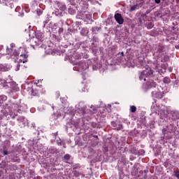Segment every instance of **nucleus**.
<instances>
[{
  "instance_id": "obj_1",
  "label": "nucleus",
  "mask_w": 179,
  "mask_h": 179,
  "mask_svg": "<svg viewBox=\"0 0 179 179\" xmlns=\"http://www.w3.org/2000/svg\"><path fill=\"white\" fill-rule=\"evenodd\" d=\"M36 38L33 39L35 44L31 45L34 49V47H41L43 45V41H44V35L40 31L35 32Z\"/></svg>"
},
{
  "instance_id": "obj_2",
  "label": "nucleus",
  "mask_w": 179,
  "mask_h": 179,
  "mask_svg": "<svg viewBox=\"0 0 179 179\" xmlns=\"http://www.w3.org/2000/svg\"><path fill=\"white\" fill-rule=\"evenodd\" d=\"M153 70L148 66L141 73V75L139 76V79L140 80H144V82H146L148 80L146 78H153Z\"/></svg>"
},
{
  "instance_id": "obj_3",
  "label": "nucleus",
  "mask_w": 179,
  "mask_h": 179,
  "mask_svg": "<svg viewBox=\"0 0 179 179\" xmlns=\"http://www.w3.org/2000/svg\"><path fill=\"white\" fill-rule=\"evenodd\" d=\"M16 48L13 47L12 45H11V48H7V54L8 55H14V57H19L20 52H19L17 50H16V49H15Z\"/></svg>"
},
{
  "instance_id": "obj_4",
  "label": "nucleus",
  "mask_w": 179,
  "mask_h": 179,
  "mask_svg": "<svg viewBox=\"0 0 179 179\" xmlns=\"http://www.w3.org/2000/svg\"><path fill=\"white\" fill-rule=\"evenodd\" d=\"M164 45L162 43H158L155 48V52H154V55H158L159 54H162L163 51H164Z\"/></svg>"
},
{
  "instance_id": "obj_5",
  "label": "nucleus",
  "mask_w": 179,
  "mask_h": 179,
  "mask_svg": "<svg viewBox=\"0 0 179 179\" xmlns=\"http://www.w3.org/2000/svg\"><path fill=\"white\" fill-rule=\"evenodd\" d=\"M176 131V127L173 124H169L166 127V128L162 129V134L163 135H166V132H169L171 134V132H174Z\"/></svg>"
},
{
  "instance_id": "obj_6",
  "label": "nucleus",
  "mask_w": 179,
  "mask_h": 179,
  "mask_svg": "<svg viewBox=\"0 0 179 179\" xmlns=\"http://www.w3.org/2000/svg\"><path fill=\"white\" fill-rule=\"evenodd\" d=\"M114 18L118 24H124V18L122 17V15L117 13L115 14Z\"/></svg>"
},
{
  "instance_id": "obj_7",
  "label": "nucleus",
  "mask_w": 179,
  "mask_h": 179,
  "mask_svg": "<svg viewBox=\"0 0 179 179\" xmlns=\"http://www.w3.org/2000/svg\"><path fill=\"white\" fill-rule=\"evenodd\" d=\"M152 68L153 69L157 70V72L159 73V69L162 68V64H160V61L159 60H155L152 63Z\"/></svg>"
},
{
  "instance_id": "obj_8",
  "label": "nucleus",
  "mask_w": 179,
  "mask_h": 179,
  "mask_svg": "<svg viewBox=\"0 0 179 179\" xmlns=\"http://www.w3.org/2000/svg\"><path fill=\"white\" fill-rule=\"evenodd\" d=\"M152 97H154V99H163V97L164 96V94L160 92H152Z\"/></svg>"
},
{
  "instance_id": "obj_9",
  "label": "nucleus",
  "mask_w": 179,
  "mask_h": 179,
  "mask_svg": "<svg viewBox=\"0 0 179 179\" xmlns=\"http://www.w3.org/2000/svg\"><path fill=\"white\" fill-rule=\"evenodd\" d=\"M147 86L149 89H152V87H156V83L153 80H151V79H149V80H147Z\"/></svg>"
},
{
  "instance_id": "obj_10",
  "label": "nucleus",
  "mask_w": 179,
  "mask_h": 179,
  "mask_svg": "<svg viewBox=\"0 0 179 179\" xmlns=\"http://www.w3.org/2000/svg\"><path fill=\"white\" fill-rule=\"evenodd\" d=\"M171 118L173 121H177V120H179V113L177 111L171 112Z\"/></svg>"
},
{
  "instance_id": "obj_11",
  "label": "nucleus",
  "mask_w": 179,
  "mask_h": 179,
  "mask_svg": "<svg viewBox=\"0 0 179 179\" xmlns=\"http://www.w3.org/2000/svg\"><path fill=\"white\" fill-rule=\"evenodd\" d=\"M86 16V11H82L78 13L76 17L80 19L81 20H85Z\"/></svg>"
},
{
  "instance_id": "obj_12",
  "label": "nucleus",
  "mask_w": 179,
  "mask_h": 179,
  "mask_svg": "<svg viewBox=\"0 0 179 179\" xmlns=\"http://www.w3.org/2000/svg\"><path fill=\"white\" fill-rule=\"evenodd\" d=\"M20 57H21V58H23V60H22V59H20V61L22 62L23 64H24V62H27V57H29L27 55L21 54Z\"/></svg>"
},
{
  "instance_id": "obj_13",
  "label": "nucleus",
  "mask_w": 179,
  "mask_h": 179,
  "mask_svg": "<svg viewBox=\"0 0 179 179\" xmlns=\"http://www.w3.org/2000/svg\"><path fill=\"white\" fill-rule=\"evenodd\" d=\"M6 100H8V96H6V95L0 96V104H3V101H6Z\"/></svg>"
},
{
  "instance_id": "obj_14",
  "label": "nucleus",
  "mask_w": 179,
  "mask_h": 179,
  "mask_svg": "<svg viewBox=\"0 0 179 179\" xmlns=\"http://www.w3.org/2000/svg\"><path fill=\"white\" fill-rule=\"evenodd\" d=\"M17 121H18V122L20 123V122L24 123L26 122V121H27V120L24 116H19L17 119Z\"/></svg>"
},
{
  "instance_id": "obj_15",
  "label": "nucleus",
  "mask_w": 179,
  "mask_h": 179,
  "mask_svg": "<svg viewBox=\"0 0 179 179\" xmlns=\"http://www.w3.org/2000/svg\"><path fill=\"white\" fill-rule=\"evenodd\" d=\"M81 36H86L87 33H89V31L86 28H83L80 31Z\"/></svg>"
},
{
  "instance_id": "obj_16",
  "label": "nucleus",
  "mask_w": 179,
  "mask_h": 179,
  "mask_svg": "<svg viewBox=\"0 0 179 179\" xmlns=\"http://www.w3.org/2000/svg\"><path fill=\"white\" fill-rule=\"evenodd\" d=\"M8 71V67L3 64H0V72H6Z\"/></svg>"
},
{
  "instance_id": "obj_17",
  "label": "nucleus",
  "mask_w": 179,
  "mask_h": 179,
  "mask_svg": "<svg viewBox=\"0 0 179 179\" xmlns=\"http://www.w3.org/2000/svg\"><path fill=\"white\" fill-rule=\"evenodd\" d=\"M137 9H139V4H136L134 6H131L130 12H134V10H136Z\"/></svg>"
},
{
  "instance_id": "obj_18",
  "label": "nucleus",
  "mask_w": 179,
  "mask_h": 179,
  "mask_svg": "<svg viewBox=\"0 0 179 179\" xmlns=\"http://www.w3.org/2000/svg\"><path fill=\"white\" fill-rule=\"evenodd\" d=\"M31 95L38 97V96H40V92H38L37 90H32Z\"/></svg>"
},
{
  "instance_id": "obj_19",
  "label": "nucleus",
  "mask_w": 179,
  "mask_h": 179,
  "mask_svg": "<svg viewBox=\"0 0 179 179\" xmlns=\"http://www.w3.org/2000/svg\"><path fill=\"white\" fill-rule=\"evenodd\" d=\"M85 19H87V20H92V13L85 11Z\"/></svg>"
},
{
  "instance_id": "obj_20",
  "label": "nucleus",
  "mask_w": 179,
  "mask_h": 179,
  "mask_svg": "<svg viewBox=\"0 0 179 179\" xmlns=\"http://www.w3.org/2000/svg\"><path fill=\"white\" fill-rule=\"evenodd\" d=\"M59 9H60V10H62V12L66 10V6L65 4H59Z\"/></svg>"
},
{
  "instance_id": "obj_21",
  "label": "nucleus",
  "mask_w": 179,
  "mask_h": 179,
  "mask_svg": "<svg viewBox=\"0 0 179 179\" xmlns=\"http://www.w3.org/2000/svg\"><path fill=\"white\" fill-rule=\"evenodd\" d=\"M163 82H164V83H167V84H169V83H170V82H171V80L170 79V78L165 77V78H164V79H163Z\"/></svg>"
},
{
  "instance_id": "obj_22",
  "label": "nucleus",
  "mask_w": 179,
  "mask_h": 179,
  "mask_svg": "<svg viewBox=\"0 0 179 179\" xmlns=\"http://www.w3.org/2000/svg\"><path fill=\"white\" fill-rule=\"evenodd\" d=\"M130 111H131V113H136V106H130Z\"/></svg>"
},
{
  "instance_id": "obj_23",
  "label": "nucleus",
  "mask_w": 179,
  "mask_h": 179,
  "mask_svg": "<svg viewBox=\"0 0 179 179\" xmlns=\"http://www.w3.org/2000/svg\"><path fill=\"white\" fill-rule=\"evenodd\" d=\"M148 173H149L148 170H144V176L142 179H147L148 178Z\"/></svg>"
},
{
  "instance_id": "obj_24",
  "label": "nucleus",
  "mask_w": 179,
  "mask_h": 179,
  "mask_svg": "<svg viewBox=\"0 0 179 179\" xmlns=\"http://www.w3.org/2000/svg\"><path fill=\"white\" fill-rule=\"evenodd\" d=\"M11 9H12V6H10V8L7 9V11H6L7 16H12V14L10 13Z\"/></svg>"
},
{
  "instance_id": "obj_25",
  "label": "nucleus",
  "mask_w": 179,
  "mask_h": 179,
  "mask_svg": "<svg viewBox=\"0 0 179 179\" xmlns=\"http://www.w3.org/2000/svg\"><path fill=\"white\" fill-rule=\"evenodd\" d=\"M71 159V155L69 154H66L64 157V160H69Z\"/></svg>"
},
{
  "instance_id": "obj_26",
  "label": "nucleus",
  "mask_w": 179,
  "mask_h": 179,
  "mask_svg": "<svg viewBox=\"0 0 179 179\" xmlns=\"http://www.w3.org/2000/svg\"><path fill=\"white\" fill-rule=\"evenodd\" d=\"M49 151L50 152V153H56L57 152V148H50Z\"/></svg>"
},
{
  "instance_id": "obj_27",
  "label": "nucleus",
  "mask_w": 179,
  "mask_h": 179,
  "mask_svg": "<svg viewBox=\"0 0 179 179\" xmlns=\"http://www.w3.org/2000/svg\"><path fill=\"white\" fill-rule=\"evenodd\" d=\"M174 176L176 177V178L179 179V170L175 171Z\"/></svg>"
},
{
  "instance_id": "obj_28",
  "label": "nucleus",
  "mask_w": 179,
  "mask_h": 179,
  "mask_svg": "<svg viewBox=\"0 0 179 179\" xmlns=\"http://www.w3.org/2000/svg\"><path fill=\"white\" fill-rule=\"evenodd\" d=\"M153 27V24L152 22H149L148 24L147 25V29H152Z\"/></svg>"
},
{
  "instance_id": "obj_29",
  "label": "nucleus",
  "mask_w": 179,
  "mask_h": 179,
  "mask_svg": "<svg viewBox=\"0 0 179 179\" xmlns=\"http://www.w3.org/2000/svg\"><path fill=\"white\" fill-rule=\"evenodd\" d=\"M74 176L75 177H79L80 176V173L78 171H75Z\"/></svg>"
},
{
  "instance_id": "obj_30",
  "label": "nucleus",
  "mask_w": 179,
  "mask_h": 179,
  "mask_svg": "<svg viewBox=\"0 0 179 179\" xmlns=\"http://www.w3.org/2000/svg\"><path fill=\"white\" fill-rule=\"evenodd\" d=\"M69 13H70L71 15H75V11L74 10L69 8Z\"/></svg>"
},
{
  "instance_id": "obj_31",
  "label": "nucleus",
  "mask_w": 179,
  "mask_h": 179,
  "mask_svg": "<svg viewBox=\"0 0 179 179\" xmlns=\"http://www.w3.org/2000/svg\"><path fill=\"white\" fill-rule=\"evenodd\" d=\"M2 153H3V156H6V155H9V152L6 150H3Z\"/></svg>"
},
{
  "instance_id": "obj_32",
  "label": "nucleus",
  "mask_w": 179,
  "mask_h": 179,
  "mask_svg": "<svg viewBox=\"0 0 179 179\" xmlns=\"http://www.w3.org/2000/svg\"><path fill=\"white\" fill-rule=\"evenodd\" d=\"M37 14L38 15V16H40L41 15H43V11H41V10L40 9H38Z\"/></svg>"
},
{
  "instance_id": "obj_33",
  "label": "nucleus",
  "mask_w": 179,
  "mask_h": 179,
  "mask_svg": "<svg viewBox=\"0 0 179 179\" xmlns=\"http://www.w3.org/2000/svg\"><path fill=\"white\" fill-rule=\"evenodd\" d=\"M44 24H43V27H45V25L47 24V23H48V20H46L43 22Z\"/></svg>"
},
{
  "instance_id": "obj_34",
  "label": "nucleus",
  "mask_w": 179,
  "mask_h": 179,
  "mask_svg": "<svg viewBox=\"0 0 179 179\" xmlns=\"http://www.w3.org/2000/svg\"><path fill=\"white\" fill-rule=\"evenodd\" d=\"M20 64H17L15 71H19L20 69Z\"/></svg>"
},
{
  "instance_id": "obj_35",
  "label": "nucleus",
  "mask_w": 179,
  "mask_h": 179,
  "mask_svg": "<svg viewBox=\"0 0 179 179\" xmlns=\"http://www.w3.org/2000/svg\"><path fill=\"white\" fill-rule=\"evenodd\" d=\"M16 116H17V115L14 114V115L11 116L12 120H15V118H16Z\"/></svg>"
},
{
  "instance_id": "obj_36",
  "label": "nucleus",
  "mask_w": 179,
  "mask_h": 179,
  "mask_svg": "<svg viewBox=\"0 0 179 179\" xmlns=\"http://www.w3.org/2000/svg\"><path fill=\"white\" fill-rule=\"evenodd\" d=\"M155 3H160L161 0H155Z\"/></svg>"
},
{
  "instance_id": "obj_37",
  "label": "nucleus",
  "mask_w": 179,
  "mask_h": 179,
  "mask_svg": "<svg viewBox=\"0 0 179 179\" xmlns=\"http://www.w3.org/2000/svg\"><path fill=\"white\" fill-rule=\"evenodd\" d=\"M17 112L19 113V114H22V110H20V109H18V110H17Z\"/></svg>"
},
{
  "instance_id": "obj_38",
  "label": "nucleus",
  "mask_w": 179,
  "mask_h": 179,
  "mask_svg": "<svg viewBox=\"0 0 179 179\" xmlns=\"http://www.w3.org/2000/svg\"><path fill=\"white\" fill-rule=\"evenodd\" d=\"M52 135L53 136H58V132L53 133Z\"/></svg>"
},
{
  "instance_id": "obj_39",
  "label": "nucleus",
  "mask_w": 179,
  "mask_h": 179,
  "mask_svg": "<svg viewBox=\"0 0 179 179\" xmlns=\"http://www.w3.org/2000/svg\"><path fill=\"white\" fill-rule=\"evenodd\" d=\"M122 126H119L117 128H115V129H117V131H120L121 129Z\"/></svg>"
},
{
  "instance_id": "obj_40",
  "label": "nucleus",
  "mask_w": 179,
  "mask_h": 179,
  "mask_svg": "<svg viewBox=\"0 0 179 179\" xmlns=\"http://www.w3.org/2000/svg\"><path fill=\"white\" fill-rule=\"evenodd\" d=\"M19 9H20V7H17V8L15 9V12H17V11L19 10Z\"/></svg>"
},
{
  "instance_id": "obj_41",
  "label": "nucleus",
  "mask_w": 179,
  "mask_h": 179,
  "mask_svg": "<svg viewBox=\"0 0 179 179\" xmlns=\"http://www.w3.org/2000/svg\"><path fill=\"white\" fill-rule=\"evenodd\" d=\"M120 54H121L122 57H124V52H119L118 55H120Z\"/></svg>"
},
{
  "instance_id": "obj_42",
  "label": "nucleus",
  "mask_w": 179,
  "mask_h": 179,
  "mask_svg": "<svg viewBox=\"0 0 179 179\" xmlns=\"http://www.w3.org/2000/svg\"><path fill=\"white\" fill-rule=\"evenodd\" d=\"M24 15V13H20V15H18V16H21V17H23Z\"/></svg>"
},
{
  "instance_id": "obj_43",
  "label": "nucleus",
  "mask_w": 179,
  "mask_h": 179,
  "mask_svg": "<svg viewBox=\"0 0 179 179\" xmlns=\"http://www.w3.org/2000/svg\"><path fill=\"white\" fill-rule=\"evenodd\" d=\"M57 145H58L59 146H62V143H57Z\"/></svg>"
},
{
  "instance_id": "obj_44",
  "label": "nucleus",
  "mask_w": 179,
  "mask_h": 179,
  "mask_svg": "<svg viewBox=\"0 0 179 179\" xmlns=\"http://www.w3.org/2000/svg\"><path fill=\"white\" fill-rule=\"evenodd\" d=\"M76 24H79L80 26V24H82V23L79 22H76Z\"/></svg>"
},
{
  "instance_id": "obj_45",
  "label": "nucleus",
  "mask_w": 179,
  "mask_h": 179,
  "mask_svg": "<svg viewBox=\"0 0 179 179\" xmlns=\"http://www.w3.org/2000/svg\"><path fill=\"white\" fill-rule=\"evenodd\" d=\"M113 127H115V122L112 123Z\"/></svg>"
},
{
  "instance_id": "obj_46",
  "label": "nucleus",
  "mask_w": 179,
  "mask_h": 179,
  "mask_svg": "<svg viewBox=\"0 0 179 179\" xmlns=\"http://www.w3.org/2000/svg\"><path fill=\"white\" fill-rule=\"evenodd\" d=\"M69 1H70L71 3H73V2H74V0H69Z\"/></svg>"
},
{
  "instance_id": "obj_47",
  "label": "nucleus",
  "mask_w": 179,
  "mask_h": 179,
  "mask_svg": "<svg viewBox=\"0 0 179 179\" xmlns=\"http://www.w3.org/2000/svg\"><path fill=\"white\" fill-rule=\"evenodd\" d=\"M59 31H64V29H59Z\"/></svg>"
},
{
  "instance_id": "obj_48",
  "label": "nucleus",
  "mask_w": 179,
  "mask_h": 179,
  "mask_svg": "<svg viewBox=\"0 0 179 179\" xmlns=\"http://www.w3.org/2000/svg\"><path fill=\"white\" fill-rule=\"evenodd\" d=\"M94 138H99V136H94Z\"/></svg>"
},
{
  "instance_id": "obj_49",
  "label": "nucleus",
  "mask_w": 179,
  "mask_h": 179,
  "mask_svg": "<svg viewBox=\"0 0 179 179\" xmlns=\"http://www.w3.org/2000/svg\"><path fill=\"white\" fill-rule=\"evenodd\" d=\"M92 31H94V28H92Z\"/></svg>"
},
{
  "instance_id": "obj_50",
  "label": "nucleus",
  "mask_w": 179,
  "mask_h": 179,
  "mask_svg": "<svg viewBox=\"0 0 179 179\" xmlns=\"http://www.w3.org/2000/svg\"><path fill=\"white\" fill-rule=\"evenodd\" d=\"M78 59L80 58V55H78Z\"/></svg>"
},
{
  "instance_id": "obj_51",
  "label": "nucleus",
  "mask_w": 179,
  "mask_h": 179,
  "mask_svg": "<svg viewBox=\"0 0 179 179\" xmlns=\"http://www.w3.org/2000/svg\"><path fill=\"white\" fill-rule=\"evenodd\" d=\"M1 136H2V134H0V138H1Z\"/></svg>"
},
{
  "instance_id": "obj_52",
  "label": "nucleus",
  "mask_w": 179,
  "mask_h": 179,
  "mask_svg": "<svg viewBox=\"0 0 179 179\" xmlns=\"http://www.w3.org/2000/svg\"><path fill=\"white\" fill-rule=\"evenodd\" d=\"M83 92H86V90H83Z\"/></svg>"
},
{
  "instance_id": "obj_53",
  "label": "nucleus",
  "mask_w": 179,
  "mask_h": 179,
  "mask_svg": "<svg viewBox=\"0 0 179 179\" xmlns=\"http://www.w3.org/2000/svg\"><path fill=\"white\" fill-rule=\"evenodd\" d=\"M87 1H92V0H87Z\"/></svg>"
},
{
  "instance_id": "obj_54",
  "label": "nucleus",
  "mask_w": 179,
  "mask_h": 179,
  "mask_svg": "<svg viewBox=\"0 0 179 179\" xmlns=\"http://www.w3.org/2000/svg\"><path fill=\"white\" fill-rule=\"evenodd\" d=\"M141 1H143V0H141Z\"/></svg>"
},
{
  "instance_id": "obj_55",
  "label": "nucleus",
  "mask_w": 179,
  "mask_h": 179,
  "mask_svg": "<svg viewBox=\"0 0 179 179\" xmlns=\"http://www.w3.org/2000/svg\"><path fill=\"white\" fill-rule=\"evenodd\" d=\"M156 179H157V178H156Z\"/></svg>"
}]
</instances>
